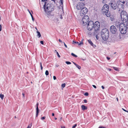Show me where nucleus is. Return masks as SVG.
I'll return each mask as SVG.
<instances>
[{
    "instance_id": "51",
    "label": "nucleus",
    "mask_w": 128,
    "mask_h": 128,
    "mask_svg": "<svg viewBox=\"0 0 128 128\" xmlns=\"http://www.w3.org/2000/svg\"><path fill=\"white\" fill-rule=\"evenodd\" d=\"M99 128H105V127H102V126H100V127H99Z\"/></svg>"
},
{
    "instance_id": "12",
    "label": "nucleus",
    "mask_w": 128,
    "mask_h": 128,
    "mask_svg": "<svg viewBox=\"0 0 128 128\" xmlns=\"http://www.w3.org/2000/svg\"><path fill=\"white\" fill-rule=\"evenodd\" d=\"M124 2H119L118 6V7L119 9L123 8L124 7Z\"/></svg>"
},
{
    "instance_id": "54",
    "label": "nucleus",
    "mask_w": 128,
    "mask_h": 128,
    "mask_svg": "<svg viewBox=\"0 0 128 128\" xmlns=\"http://www.w3.org/2000/svg\"><path fill=\"white\" fill-rule=\"evenodd\" d=\"M54 113H52V116H54Z\"/></svg>"
},
{
    "instance_id": "50",
    "label": "nucleus",
    "mask_w": 128,
    "mask_h": 128,
    "mask_svg": "<svg viewBox=\"0 0 128 128\" xmlns=\"http://www.w3.org/2000/svg\"><path fill=\"white\" fill-rule=\"evenodd\" d=\"M122 110L124 111L125 112H126V110H125V109H124L123 108H122Z\"/></svg>"
},
{
    "instance_id": "19",
    "label": "nucleus",
    "mask_w": 128,
    "mask_h": 128,
    "mask_svg": "<svg viewBox=\"0 0 128 128\" xmlns=\"http://www.w3.org/2000/svg\"><path fill=\"white\" fill-rule=\"evenodd\" d=\"M36 32L37 33V36H38V37L39 38L41 36V34L40 32L38 31H37Z\"/></svg>"
},
{
    "instance_id": "37",
    "label": "nucleus",
    "mask_w": 128,
    "mask_h": 128,
    "mask_svg": "<svg viewBox=\"0 0 128 128\" xmlns=\"http://www.w3.org/2000/svg\"><path fill=\"white\" fill-rule=\"evenodd\" d=\"M53 79L54 80H55L56 79V77L54 76H53Z\"/></svg>"
},
{
    "instance_id": "53",
    "label": "nucleus",
    "mask_w": 128,
    "mask_h": 128,
    "mask_svg": "<svg viewBox=\"0 0 128 128\" xmlns=\"http://www.w3.org/2000/svg\"><path fill=\"white\" fill-rule=\"evenodd\" d=\"M109 71H110L111 70V69L110 68H108V69Z\"/></svg>"
},
{
    "instance_id": "60",
    "label": "nucleus",
    "mask_w": 128,
    "mask_h": 128,
    "mask_svg": "<svg viewBox=\"0 0 128 128\" xmlns=\"http://www.w3.org/2000/svg\"><path fill=\"white\" fill-rule=\"evenodd\" d=\"M62 118H60V120H62Z\"/></svg>"
},
{
    "instance_id": "63",
    "label": "nucleus",
    "mask_w": 128,
    "mask_h": 128,
    "mask_svg": "<svg viewBox=\"0 0 128 128\" xmlns=\"http://www.w3.org/2000/svg\"><path fill=\"white\" fill-rule=\"evenodd\" d=\"M126 112H128V110H126Z\"/></svg>"
},
{
    "instance_id": "21",
    "label": "nucleus",
    "mask_w": 128,
    "mask_h": 128,
    "mask_svg": "<svg viewBox=\"0 0 128 128\" xmlns=\"http://www.w3.org/2000/svg\"><path fill=\"white\" fill-rule=\"evenodd\" d=\"M4 96L3 94H0V97L2 100L3 99Z\"/></svg>"
},
{
    "instance_id": "48",
    "label": "nucleus",
    "mask_w": 128,
    "mask_h": 128,
    "mask_svg": "<svg viewBox=\"0 0 128 128\" xmlns=\"http://www.w3.org/2000/svg\"><path fill=\"white\" fill-rule=\"evenodd\" d=\"M101 87H102V89H104V87L103 86H101Z\"/></svg>"
},
{
    "instance_id": "26",
    "label": "nucleus",
    "mask_w": 128,
    "mask_h": 128,
    "mask_svg": "<svg viewBox=\"0 0 128 128\" xmlns=\"http://www.w3.org/2000/svg\"><path fill=\"white\" fill-rule=\"evenodd\" d=\"M32 125V123H30L28 126L27 128H30Z\"/></svg>"
},
{
    "instance_id": "6",
    "label": "nucleus",
    "mask_w": 128,
    "mask_h": 128,
    "mask_svg": "<svg viewBox=\"0 0 128 128\" xmlns=\"http://www.w3.org/2000/svg\"><path fill=\"white\" fill-rule=\"evenodd\" d=\"M89 20V17L85 15L84 16L82 19V22L84 25H86L87 24V22Z\"/></svg>"
},
{
    "instance_id": "24",
    "label": "nucleus",
    "mask_w": 128,
    "mask_h": 128,
    "mask_svg": "<svg viewBox=\"0 0 128 128\" xmlns=\"http://www.w3.org/2000/svg\"><path fill=\"white\" fill-rule=\"evenodd\" d=\"M45 74L46 76H48L49 74L48 72V70H46L45 72Z\"/></svg>"
},
{
    "instance_id": "62",
    "label": "nucleus",
    "mask_w": 128,
    "mask_h": 128,
    "mask_svg": "<svg viewBox=\"0 0 128 128\" xmlns=\"http://www.w3.org/2000/svg\"><path fill=\"white\" fill-rule=\"evenodd\" d=\"M0 27H1V28H2V25L1 24L0 25Z\"/></svg>"
},
{
    "instance_id": "42",
    "label": "nucleus",
    "mask_w": 128,
    "mask_h": 128,
    "mask_svg": "<svg viewBox=\"0 0 128 128\" xmlns=\"http://www.w3.org/2000/svg\"><path fill=\"white\" fill-rule=\"evenodd\" d=\"M94 34V35H96V39L97 40H98V36L97 35H96Z\"/></svg>"
},
{
    "instance_id": "59",
    "label": "nucleus",
    "mask_w": 128,
    "mask_h": 128,
    "mask_svg": "<svg viewBox=\"0 0 128 128\" xmlns=\"http://www.w3.org/2000/svg\"><path fill=\"white\" fill-rule=\"evenodd\" d=\"M56 20L57 21H58V18L56 19Z\"/></svg>"
},
{
    "instance_id": "5",
    "label": "nucleus",
    "mask_w": 128,
    "mask_h": 128,
    "mask_svg": "<svg viewBox=\"0 0 128 128\" xmlns=\"http://www.w3.org/2000/svg\"><path fill=\"white\" fill-rule=\"evenodd\" d=\"M100 24L98 21L96 22L94 24V34H98V31L100 29Z\"/></svg>"
},
{
    "instance_id": "43",
    "label": "nucleus",
    "mask_w": 128,
    "mask_h": 128,
    "mask_svg": "<svg viewBox=\"0 0 128 128\" xmlns=\"http://www.w3.org/2000/svg\"><path fill=\"white\" fill-rule=\"evenodd\" d=\"M92 86L94 88H96V86H95V85H92Z\"/></svg>"
},
{
    "instance_id": "27",
    "label": "nucleus",
    "mask_w": 128,
    "mask_h": 128,
    "mask_svg": "<svg viewBox=\"0 0 128 128\" xmlns=\"http://www.w3.org/2000/svg\"><path fill=\"white\" fill-rule=\"evenodd\" d=\"M65 84H62V86L63 88L65 87Z\"/></svg>"
},
{
    "instance_id": "15",
    "label": "nucleus",
    "mask_w": 128,
    "mask_h": 128,
    "mask_svg": "<svg viewBox=\"0 0 128 128\" xmlns=\"http://www.w3.org/2000/svg\"><path fill=\"white\" fill-rule=\"evenodd\" d=\"M88 42L90 44V45H91L94 48H95V47H96V46L93 44L91 40H88Z\"/></svg>"
},
{
    "instance_id": "32",
    "label": "nucleus",
    "mask_w": 128,
    "mask_h": 128,
    "mask_svg": "<svg viewBox=\"0 0 128 128\" xmlns=\"http://www.w3.org/2000/svg\"><path fill=\"white\" fill-rule=\"evenodd\" d=\"M56 54L58 55V56L59 57V58H60V55L59 54L58 52H56Z\"/></svg>"
},
{
    "instance_id": "25",
    "label": "nucleus",
    "mask_w": 128,
    "mask_h": 128,
    "mask_svg": "<svg viewBox=\"0 0 128 128\" xmlns=\"http://www.w3.org/2000/svg\"><path fill=\"white\" fill-rule=\"evenodd\" d=\"M71 54L72 56L75 57H76L77 56L76 55H75L74 54V53H72Z\"/></svg>"
},
{
    "instance_id": "17",
    "label": "nucleus",
    "mask_w": 128,
    "mask_h": 128,
    "mask_svg": "<svg viewBox=\"0 0 128 128\" xmlns=\"http://www.w3.org/2000/svg\"><path fill=\"white\" fill-rule=\"evenodd\" d=\"M81 107H82V110H86L87 109V107L85 106L84 105H82L81 106Z\"/></svg>"
},
{
    "instance_id": "13",
    "label": "nucleus",
    "mask_w": 128,
    "mask_h": 128,
    "mask_svg": "<svg viewBox=\"0 0 128 128\" xmlns=\"http://www.w3.org/2000/svg\"><path fill=\"white\" fill-rule=\"evenodd\" d=\"M88 12V9L84 7L81 9L80 11L81 13L84 15L86 14Z\"/></svg>"
},
{
    "instance_id": "31",
    "label": "nucleus",
    "mask_w": 128,
    "mask_h": 128,
    "mask_svg": "<svg viewBox=\"0 0 128 128\" xmlns=\"http://www.w3.org/2000/svg\"><path fill=\"white\" fill-rule=\"evenodd\" d=\"M31 16L32 17V20H33V21H34V18L33 17V16H32V15H31Z\"/></svg>"
},
{
    "instance_id": "64",
    "label": "nucleus",
    "mask_w": 128,
    "mask_h": 128,
    "mask_svg": "<svg viewBox=\"0 0 128 128\" xmlns=\"http://www.w3.org/2000/svg\"><path fill=\"white\" fill-rule=\"evenodd\" d=\"M54 119H55V120H56V119H57V118H55Z\"/></svg>"
},
{
    "instance_id": "23",
    "label": "nucleus",
    "mask_w": 128,
    "mask_h": 128,
    "mask_svg": "<svg viewBox=\"0 0 128 128\" xmlns=\"http://www.w3.org/2000/svg\"><path fill=\"white\" fill-rule=\"evenodd\" d=\"M72 43L74 44H79V42H75V41H73Z\"/></svg>"
},
{
    "instance_id": "28",
    "label": "nucleus",
    "mask_w": 128,
    "mask_h": 128,
    "mask_svg": "<svg viewBox=\"0 0 128 128\" xmlns=\"http://www.w3.org/2000/svg\"><path fill=\"white\" fill-rule=\"evenodd\" d=\"M66 64H71V63L69 62L66 61Z\"/></svg>"
},
{
    "instance_id": "18",
    "label": "nucleus",
    "mask_w": 128,
    "mask_h": 128,
    "mask_svg": "<svg viewBox=\"0 0 128 128\" xmlns=\"http://www.w3.org/2000/svg\"><path fill=\"white\" fill-rule=\"evenodd\" d=\"M125 0L124 1V4L127 6H128V0Z\"/></svg>"
},
{
    "instance_id": "2",
    "label": "nucleus",
    "mask_w": 128,
    "mask_h": 128,
    "mask_svg": "<svg viewBox=\"0 0 128 128\" xmlns=\"http://www.w3.org/2000/svg\"><path fill=\"white\" fill-rule=\"evenodd\" d=\"M116 25L119 28V30L122 34H125L127 32V27H126L125 22L121 23L119 24L118 23H116Z\"/></svg>"
},
{
    "instance_id": "38",
    "label": "nucleus",
    "mask_w": 128,
    "mask_h": 128,
    "mask_svg": "<svg viewBox=\"0 0 128 128\" xmlns=\"http://www.w3.org/2000/svg\"><path fill=\"white\" fill-rule=\"evenodd\" d=\"M64 46H65L66 48H67V46H66V44H65V43L64 42Z\"/></svg>"
},
{
    "instance_id": "22",
    "label": "nucleus",
    "mask_w": 128,
    "mask_h": 128,
    "mask_svg": "<svg viewBox=\"0 0 128 128\" xmlns=\"http://www.w3.org/2000/svg\"><path fill=\"white\" fill-rule=\"evenodd\" d=\"M76 66L78 69H80L81 68V67L77 64L76 65Z\"/></svg>"
},
{
    "instance_id": "36",
    "label": "nucleus",
    "mask_w": 128,
    "mask_h": 128,
    "mask_svg": "<svg viewBox=\"0 0 128 128\" xmlns=\"http://www.w3.org/2000/svg\"><path fill=\"white\" fill-rule=\"evenodd\" d=\"M46 117L45 116H44L41 118L42 120H44L45 119Z\"/></svg>"
},
{
    "instance_id": "47",
    "label": "nucleus",
    "mask_w": 128,
    "mask_h": 128,
    "mask_svg": "<svg viewBox=\"0 0 128 128\" xmlns=\"http://www.w3.org/2000/svg\"><path fill=\"white\" fill-rule=\"evenodd\" d=\"M106 58H107V59L108 60H109L110 59V58L108 57H106Z\"/></svg>"
},
{
    "instance_id": "29",
    "label": "nucleus",
    "mask_w": 128,
    "mask_h": 128,
    "mask_svg": "<svg viewBox=\"0 0 128 128\" xmlns=\"http://www.w3.org/2000/svg\"><path fill=\"white\" fill-rule=\"evenodd\" d=\"M125 24H126V27H127V28H128V21H127V22L126 23V22H125Z\"/></svg>"
},
{
    "instance_id": "11",
    "label": "nucleus",
    "mask_w": 128,
    "mask_h": 128,
    "mask_svg": "<svg viewBox=\"0 0 128 128\" xmlns=\"http://www.w3.org/2000/svg\"><path fill=\"white\" fill-rule=\"evenodd\" d=\"M84 4L82 3H79L76 6V8L78 10H81L84 8Z\"/></svg>"
},
{
    "instance_id": "45",
    "label": "nucleus",
    "mask_w": 128,
    "mask_h": 128,
    "mask_svg": "<svg viewBox=\"0 0 128 128\" xmlns=\"http://www.w3.org/2000/svg\"><path fill=\"white\" fill-rule=\"evenodd\" d=\"M60 18L61 19H62V16L61 15L60 16Z\"/></svg>"
},
{
    "instance_id": "3",
    "label": "nucleus",
    "mask_w": 128,
    "mask_h": 128,
    "mask_svg": "<svg viewBox=\"0 0 128 128\" xmlns=\"http://www.w3.org/2000/svg\"><path fill=\"white\" fill-rule=\"evenodd\" d=\"M109 32L106 28L102 29L101 32V36L102 39L106 40L108 38L109 36Z\"/></svg>"
},
{
    "instance_id": "44",
    "label": "nucleus",
    "mask_w": 128,
    "mask_h": 128,
    "mask_svg": "<svg viewBox=\"0 0 128 128\" xmlns=\"http://www.w3.org/2000/svg\"><path fill=\"white\" fill-rule=\"evenodd\" d=\"M28 12L30 13V14L31 16V15H32V14L30 12V11L29 10H28Z\"/></svg>"
},
{
    "instance_id": "40",
    "label": "nucleus",
    "mask_w": 128,
    "mask_h": 128,
    "mask_svg": "<svg viewBox=\"0 0 128 128\" xmlns=\"http://www.w3.org/2000/svg\"><path fill=\"white\" fill-rule=\"evenodd\" d=\"M84 102L86 103L87 102V100H84Z\"/></svg>"
},
{
    "instance_id": "10",
    "label": "nucleus",
    "mask_w": 128,
    "mask_h": 128,
    "mask_svg": "<svg viewBox=\"0 0 128 128\" xmlns=\"http://www.w3.org/2000/svg\"><path fill=\"white\" fill-rule=\"evenodd\" d=\"M110 30L111 32L113 34H115L117 31L116 27L114 26H112L110 27Z\"/></svg>"
},
{
    "instance_id": "1",
    "label": "nucleus",
    "mask_w": 128,
    "mask_h": 128,
    "mask_svg": "<svg viewBox=\"0 0 128 128\" xmlns=\"http://www.w3.org/2000/svg\"><path fill=\"white\" fill-rule=\"evenodd\" d=\"M43 8L47 16L49 17L51 13L54 10L53 5L52 4H48L46 5V3L45 2Z\"/></svg>"
},
{
    "instance_id": "39",
    "label": "nucleus",
    "mask_w": 128,
    "mask_h": 128,
    "mask_svg": "<svg viewBox=\"0 0 128 128\" xmlns=\"http://www.w3.org/2000/svg\"><path fill=\"white\" fill-rule=\"evenodd\" d=\"M58 40L60 42H61V43H62L63 42L60 39H59Z\"/></svg>"
},
{
    "instance_id": "56",
    "label": "nucleus",
    "mask_w": 128,
    "mask_h": 128,
    "mask_svg": "<svg viewBox=\"0 0 128 128\" xmlns=\"http://www.w3.org/2000/svg\"><path fill=\"white\" fill-rule=\"evenodd\" d=\"M61 128H65L64 126H61Z\"/></svg>"
},
{
    "instance_id": "58",
    "label": "nucleus",
    "mask_w": 128,
    "mask_h": 128,
    "mask_svg": "<svg viewBox=\"0 0 128 128\" xmlns=\"http://www.w3.org/2000/svg\"><path fill=\"white\" fill-rule=\"evenodd\" d=\"M2 30V28L0 27V31Z\"/></svg>"
},
{
    "instance_id": "16",
    "label": "nucleus",
    "mask_w": 128,
    "mask_h": 128,
    "mask_svg": "<svg viewBox=\"0 0 128 128\" xmlns=\"http://www.w3.org/2000/svg\"><path fill=\"white\" fill-rule=\"evenodd\" d=\"M106 16L108 17H109L110 16V14L108 12H105V13H103Z\"/></svg>"
},
{
    "instance_id": "33",
    "label": "nucleus",
    "mask_w": 128,
    "mask_h": 128,
    "mask_svg": "<svg viewBox=\"0 0 128 128\" xmlns=\"http://www.w3.org/2000/svg\"><path fill=\"white\" fill-rule=\"evenodd\" d=\"M84 95L86 96H88V92H86L84 94Z\"/></svg>"
},
{
    "instance_id": "52",
    "label": "nucleus",
    "mask_w": 128,
    "mask_h": 128,
    "mask_svg": "<svg viewBox=\"0 0 128 128\" xmlns=\"http://www.w3.org/2000/svg\"><path fill=\"white\" fill-rule=\"evenodd\" d=\"M22 95L23 96V97H24V93H22Z\"/></svg>"
},
{
    "instance_id": "41",
    "label": "nucleus",
    "mask_w": 128,
    "mask_h": 128,
    "mask_svg": "<svg viewBox=\"0 0 128 128\" xmlns=\"http://www.w3.org/2000/svg\"><path fill=\"white\" fill-rule=\"evenodd\" d=\"M61 4H63V0H60Z\"/></svg>"
},
{
    "instance_id": "4",
    "label": "nucleus",
    "mask_w": 128,
    "mask_h": 128,
    "mask_svg": "<svg viewBox=\"0 0 128 128\" xmlns=\"http://www.w3.org/2000/svg\"><path fill=\"white\" fill-rule=\"evenodd\" d=\"M120 16L121 20L123 22H126L128 21V14L125 10H122L121 12Z\"/></svg>"
},
{
    "instance_id": "8",
    "label": "nucleus",
    "mask_w": 128,
    "mask_h": 128,
    "mask_svg": "<svg viewBox=\"0 0 128 128\" xmlns=\"http://www.w3.org/2000/svg\"><path fill=\"white\" fill-rule=\"evenodd\" d=\"M109 8V6L108 4H104L102 8V12L103 13L108 12V11Z\"/></svg>"
},
{
    "instance_id": "20",
    "label": "nucleus",
    "mask_w": 128,
    "mask_h": 128,
    "mask_svg": "<svg viewBox=\"0 0 128 128\" xmlns=\"http://www.w3.org/2000/svg\"><path fill=\"white\" fill-rule=\"evenodd\" d=\"M113 68L114 69V70H116L118 72H119V70L118 68L113 67Z\"/></svg>"
},
{
    "instance_id": "7",
    "label": "nucleus",
    "mask_w": 128,
    "mask_h": 128,
    "mask_svg": "<svg viewBox=\"0 0 128 128\" xmlns=\"http://www.w3.org/2000/svg\"><path fill=\"white\" fill-rule=\"evenodd\" d=\"M94 22L92 21H90L88 24L87 28L89 30H91L94 28Z\"/></svg>"
},
{
    "instance_id": "34",
    "label": "nucleus",
    "mask_w": 128,
    "mask_h": 128,
    "mask_svg": "<svg viewBox=\"0 0 128 128\" xmlns=\"http://www.w3.org/2000/svg\"><path fill=\"white\" fill-rule=\"evenodd\" d=\"M77 126V124H75L74 126H73L72 127V128H75L76 127V126Z\"/></svg>"
},
{
    "instance_id": "35",
    "label": "nucleus",
    "mask_w": 128,
    "mask_h": 128,
    "mask_svg": "<svg viewBox=\"0 0 128 128\" xmlns=\"http://www.w3.org/2000/svg\"><path fill=\"white\" fill-rule=\"evenodd\" d=\"M40 43L42 44H44V42L42 41H41L40 42Z\"/></svg>"
},
{
    "instance_id": "55",
    "label": "nucleus",
    "mask_w": 128,
    "mask_h": 128,
    "mask_svg": "<svg viewBox=\"0 0 128 128\" xmlns=\"http://www.w3.org/2000/svg\"><path fill=\"white\" fill-rule=\"evenodd\" d=\"M116 100H117L118 101V98H116Z\"/></svg>"
},
{
    "instance_id": "61",
    "label": "nucleus",
    "mask_w": 128,
    "mask_h": 128,
    "mask_svg": "<svg viewBox=\"0 0 128 128\" xmlns=\"http://www.w3.org/2000/svg\"><path fill=\"white\" fill-rule=\"evenodd\" d=\"M40 66H41V65H42L41 62H40Z\"/></svg>"
},
{
    "instance_id": "9",
    "label": "nucleus",
    "mask_w": 128,
    "mask_h": 128,
    "mask_svg": "<svg viewBox=\"0 0 128 128\" xmlns=\"http://www.w3.org/2000/svg\"><path fill=\"white\" fill-rule=\"evenodd\" d=\"M109 4L111 6V7L114 10L116 9L118 7L116 2L114 1H111Z\"/></svg>"
},
{
    "instance_id": "49",
    "label": "nucleus",
    "mask_w": 128,
    "mask_h": 128,
    "mask_svg": "<svg viewBox=\"0 0 128 128\" xmlns=\"http://www.w3.org/2000/svg\"><path fill=\"white\" fill-rule=\"evenodd\" d=\"M72 62L76 66V65L77 64H76V63H75V62Z\"/></svg>"
},
{
    "instance_id": "30",
    "label": "nucleus",
    "mask_w": 128,
    "mask_h": 128,
    "mask_svg": "<svg viewBox=\"0 0 128 128\" xmlns=\"http://www.w3.org/2000/svg\"><path fill=\"white\" fill-rule=\"evenodd\" d=\"M83 44V43L82 41V42H81L80 43H79V44H78V45H81L82 44Z\"/></svg>"
},
{
    "instance_id": "14",
    "label": "nucleus",
    "mask_w": 128,
    "mask_h": 128,
    "mask_svg": "<svg viewBox=\"0 0 128 128\" xmlns=\"http://www.w3.org/2000/svg\"><path fill=\"white\" fill-rule=\"evenodd\" d=\"M38 103H37L36 104V117H37L38 113H39V109L38 107Z\"/></svg>"
},
{
    "instance_id": "57",
    "label": "nucleus",
    "mask_w": 128,
    "mask_h": 128,
    "mask_svg": "<svg viewBox=\"0 0 128 128\" xmlns=\"http://www.w3.org/2000/svg\"><path fill=\"white\" fill-rule=\"evenodd\" d=\"M58 66H59V65H56V67H58Z\"/></svg>"
},
{
    "instance_id": "46",
    "label": "nucleus",
    "mask_w": 128,
    "mask_h": 128,
    "mask_svg": "<svg viewBox=\"0 0 128 128\" xmlns=\"http://www.w3.org/2000/svg\"><path fill=\"white\" fill-rule=\"evenodd\" d=\"M40 67H41V70H42L43 68V67L42 66V65L40 66Z\"/></svg>"
}]
</instances>
